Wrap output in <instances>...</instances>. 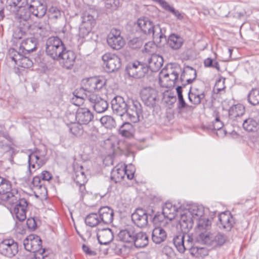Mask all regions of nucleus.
Segmentation results:
<instances>
[{"instance_id":"45","label":"nucleus","mask_w":259,"mask_h":259,"mask_svg":"<svg viewBox=\"0 0 259 259\" xmlns=\"http://www.w3.org/2000/svg\"><path fill=\"white\" fill-rule=\"evenodd\" d=\"M211 221L204 216L198 218V227L200 231L209 230L211 227Z\"/></svg>"},{"instance_id":"64","label":"nucleus","mask_w":259,"mask_h":259,"mask_svg":"<svg viewBox=\"0 0 259 259\" xmlns=\"http://www.w3.org/2000/svg\"><path fill=\"white\" fill-rule=\"evenodd\" d=\"M27 225L29 228L34 229L36 227V223L33 219H28L27 220Z\"/></svg>"},{"instance_id":"47","label":"nucleus","mask_w":259,"mask_h":259,"mask_svg":"<svg viewBox=\"0 0 259 259\" xmlns=\"http://www.w3.org/2000/svg\"><path fill=\"white\" fill-rule=\"evenodd\" d=\"M70 131L73 136L76 137H80L83 133V127L81 124L74 123L71 125Z\"/></svg>"},{"instance_id":"40","label":"nucleus","mask_w":259,"mask_h":259,"mask_svg":"<svg viewBox=\"0 0 259 259\" xmlns=\"http://www.w3.org/2000/svg\"><path fill=\"white\" fill-rule=\"evenodd\" d=\"M191 254L197 258H203L208 255V251L204 247H192L190 249Z\"/></svg>"},{"instance_id":"11","label":"nucleus","mask_w":259,"mask_h":259,"mask_svg":"<svg viewBox=\"0 0 259 259\" xmlns=\"http://www.w3.org/2000/svg\"><path fill=\"white\" fill-rule=\"evenodd\" d=\"M142 113V107L140 103L132 101L128 102L126 112L123 116L133 122L139 120L140 116Z\"/></svg>"},{"instance_id":"60","label":"nucleus","mask_w":259,"mask_h":259,"mask_svg":"<svg viewBox=\"0 0 259 259\" xmlns=\"http://www.w3.org/2000/svg\"><path fill=\"white\" fill-rule=\"evenodd\" d=\"M158 4L165 10L170 11L172 8L164 0H158Z\"/></svg>"},{"instance_id":"6","label":"nucleus","mask_w":259,"mask_h":259,"mask_svg":"<svg viewBox=\"0 0 259 259\" xmlns=\"http://www.w3.org/2000/svg\"><path fill=\"white\" fill-rule=\"evenodd\" d=\"M106 82L107 79L103 76L85 78L82 80V90L88 92L100 91Z\"/></svg>"},{"instance_id":"31","label":"nucleus","mask_w":259,"mask_h":259,"mask_svg":"<svg viewBox=\"0 0 259 259\" xmlns=\"http://www.w3.org/2000/svg\"><path fill=\"white\" fill-rule=\"evenodd\" d=\"M245 107L241 104L234 105L230 107L229 110V115L231 118H236L242 116L245 113Z\"/></svg>"},{"instance_id":"5","label":"nucleus","mask_w":259,"mask_h":259,"mask_svg":"<svg viewBox=\"0 0 259 259\" xmlns=\"http://www.w3.org/2000/svg\"><path fill=\"white\" fill-rule=\"evenodd\" d=\"M106 42L110 48L115 50L121 49L125 44V41L121 35L120 30L115 28L111 29L108 33Z\"/></svg>"},{"instance_id":"4","label":"nucleus","mask_w":259,"mask_h":259,"mask_svg":"<svg viewBox=\"0 0 259 259\" xmlns=\"http://www.w3.org/2000/svg\"><path fill=\"white\" fill-rule=\"evenodd\" d=\"M5 205L19 221H23L26 219L28 204L25 199H21L18 200V197L16 196L15 202L11 204H5Z\"/></svg>"},{"instance_id":"32","label":"nucleus","mask_w":259,"mask_h":259,"mask_svg":"<svg viewBox=\"0 0 259 259\" xmlns=\"http://www.w3.org/2000/svg\"><path fill=\"white\" fill-rule=\"evenodd\" d=\"M166 238L165 231L161 228H155L152 232V239L155 243H160Z\"/></svg>"},{"instance_id":"21","label":"nucleus","mask_w":259,"mask_h":259,"mask_svg":"<svg viewBox=\"0 0 259 259\" xmlns=\"http://www.w3.org/2000/svg\"><path fill=\"white\" fill-rule=\"evenodd\" d=\"M118 133L123 137L133 139L135 136L136 128L128 122H125L119 127Z\"/></svg>"},{"instance_id":"53","label":"nucleus","mask_w":259,"mask_h":259,"mask_svg":"<svg viewBox=\"0 0 259 259\" xmlns=\"http://www.w3.org/2000/svg\"><path fill=\"white\" fill-rule=\"evenodd\" d=\"M100 121L106 128H111L114 126V121L113 119L109 116H103L100 119Z\"/></svg>"},{"instance_id":"20","label":"nucleus","mask_w":259,"mask_h":259,"mask_svg":"<svg viewBox=\"0 0 259 259\" xmlns=\"http://www.w3.org/2000/svg\"><path fill=\"white\" fill-rule=\"evenodd\" d=\"M132 221L139 227H144L148 223V215L142 209H137L132 215Z\"/></svg>"},{"instance_id":"7","label":"nucleus","mask_w":259,"mask_h":259,"mask_svg":"<svg viewBox=\"0 0 259 259\" xmlns=\"http://www.w3.org/2000/svg\"><path fill=\"white\" fill-rule=\"evenodd\" d=\"M103 64L107 71L109 72L118 70L121 66L120 57L115 53L107 52L102 57Z\"/></svg>"},{"instance_id":"1","label":"nucleus","mask_w":259,"mask_h":259,"mask_svg":"<svg viewBox=\"0 0 259 259\" xmlns=\"http://www.w3.org/2000/svg\"><path fill=\"white\" fill-rule=\"evenodd\" d=\"M181 71L180 66L168 64L164 67L159 74V82L163 88H168L173 86L178 79Z\"/></svg>"},{"instance_id":"49","label":"nucleus","mask_w":259,"mask_h":259,"mask_svg":"<svg viewBox=\"0 0 259 259\" xmlns=\"http://www.w3.org/2000/svg\"><path fill=\"white\" fill-rule=\"evenodd\" d=\"M225 78L220 76L217 80L214 87V91L217 93L224 91L226 86L225 85Z\"/></svg>"},{"instance_id":"61","label":"nucleus","mask_w":259,"mask_h":259,"mask_svg":"<svg viewBox=\"0 0 259 259\" xmlns=\"http://www.w3.org/2000/svg\"><path fill=\"white\" fill-rule=\"evenodd\" d=\"M169 12L172 13L178 19L180 20H182L184 18V15L179 11L175 10L173 7L170 9Z\"/></svg>"},{"instance_id":"34","label":"nucleus","mask_w":259,"mask_h":259,"mask_svg":"<svg viewBox=\"0 0 259 259\" xmlns=\"http://www.w3.org/2000/svg\"><path fill=\"white\" fill-rule=\"evenodd\" d=\"M183 41L182 37L175 34H170L168 39L169 46L174 50L180 49L182 47Z\"/></svg>"},{"instance_id":"23","label":"nucleus","mask_w":259,"mask_h":259,"mask_svg":"<svg viewBox=\"0 0 259 259\" xmlns=\"http://www.w3.org/2000/svg\"><path fill=\"white\" fill-rule=\"evenodd\" d=\"M28 161L29 166L35 169L39 168L45 163L44 157L38 151H34L29 155Z\"/></svg>"},{"instance_id":"44","label":"nucleus","mask_w":259,"mask_h":259,"mask_svg":"<svg viewBox=\"0 0 259 259\" xmlns=\"http://www.w3.org/2000/svg\"><path fill=\"white\" fill-rule=\"evenodd\" d=\"M188 213L191 215L193 218H200L203 214V209L196 205H191L188 209Z\"/></svg>"},{"instance_id":"35","label":"nucleus","mask_w":259,"mask_h":259,"mask_svg":"<svg viewBox=\"0 0 259 259\" xmlns=\"http://www.w3.org/2000/svg\"><path fill=\"white\" fill-rule=\"evenodd\" d=\"M162 212L166 218L171 220L177 214L176 208L171 203L166 202L163 207Z\"/></svg>"},{"instance_id":"13","label":"nucleus","mask_w":259,"mask_h":259,"mask_svg":"<svg viewBox=\"0 0 259 259\" xmlns=\"http://www.w3.org/2000/svg\"><path fill=\"white\" fill-rule=\"evenodd\" d=\"M140 95L143 102L147 106L153 105L158 97L157 91L151 87L143 88Z\"/></svg>"},{"instance_id":"19","label":"nucleus","mask_w":259,"mask_h":259,"mask_svg":"<svg viewBox=\"0 0 259 259\" xmlns=\"http://www.w3.org/2000/svg\"><path fill=\"white\" fill-rule=\"evenodd\" d=\"M93 117V113L86 108H78L76 113V120L80 124H88Z\"/></svg>"},{"instance_id":"9","label":"nucleus","mask_w":259,"mask_h":259,"mask_svg":"<svg viewBox=\"0 0 259 259\" xmlns=\"http://www.w3.org/2000/svg\"><path fill=\"white\" fill-rule=\"evenodd\" d=\"M19 251L17 242L11 238H7L0 242V254L8 258L15 256Z\"/></svg>"},{"instance_id":"24","label":"nucleus","mask_w":259,"mask_h":259,"mask_svg":"<svg viewBox=\"0 0 259 259\" xmlns=\"http://www.w3.org/2000/svg\"><path fill=\"white\" fill-rule=\"evenodd\" d=\"M31 189L37 197H44L47 193V190L42 186L40 178L39 176L34 177L31 182Z\"/></svg>"},{"instance_id":"22","label":"nucleus","mask_w":259,"mask_h":259,"mask_svg":"<svg viewBox=\"0 0 259 259\" xmlns=\"http://www.w3.org/2000/svg\"><path fill=\"white\" fill-rule=\"evenodd\" d=\"M97 237L100 244H107L113 239V234L109 228L98 229Z\"/></svg>"},{"instance_id":"56","label":"nucleus","mask_w":259,"mask_h":259,"mask_svg":"<svg viewBox=\"0 0 259 259\" xmlns=\"http://www.w3.org/2000/svg\"><path fill=\"white\" fill-rule=\"evenodd\" d=\"M119 4V0H107L105 4V7L107 9L114 10L117 9Z\"/></svg>"},{"instance_id":"3","label":"nucleus","mask_w":259,"mask_h":259,"mask_svg":"<svg viewBox=\"0 0 259 259\" xmlns=\"http://www.w3.org/2000/svg\"><path fill=\"white\" fill-rule=\"evenodd\" d=\"M65 49V45L58 37H51L47 41L46 53L54 60H58Z\"/></svg>"},{"instance_id":"33","label":"nucleus","mask_w":259,"mask_h":259,"mask_svg":"<svg viewBox=\"0 0 259 259\" xmlns=\"http://www.w3.org/2000/svg\"><path fill=\"white\" fill-rule=\"evenodd\" d=\"M219 220L224 228H230L233 223V217L230 212L226 211L219 215Z\"/></svg>"},{"instance_id":"55","label":"nucleus","mask_w":259,"mask_h":259,"mask_svg":"<svg viewBox=\"0 0 259 259\" xmlns=\"http://www.w3.org/2000/svg\"><path fill=\"white\" fill-rule=\"evenodd\" d=\"M35 259H46L47 254L46 250L42 247L36 251H33Z\"/></svg>"},{"instance_id":"18","label":"nucleus","mask_w":259,"mask_h":259,"mask_svg":"<svg viewBox=\"0 0 259 259\" xmlns=\"http://www.w3.org/2000/svg\"><path fill=\"white\" fill-rule=\"evenodd\" d=\"M204 97V89L201 85L193 87L189 94L190 101L195 105L199 104Z\"/></svg>"},{"instance_id":"57","label":"nucleus","mask_w":259,"mask_h":259,"mask_svg":"<svg viewBox=\"0 0 259 259\" xmlns=\"http://www.w3.org/2000/svg\"><path fill=\"white\" fill-rule=\"evenodd\" d=\"M225 241L224 236L221 234H218L212 240L211 243H213L214 245H222Z\"/></svg>"},{"instance_id":"58","label":"nucleus","mask_w":259,"mask_h":259,"mask_svg":"<svg viewBox=\"0 0 259 259\" xmlns=\"http://www.w3.org/2000/svg\"><path fill=\"white\" fill-rule=\"evenodd\" d=\"M72 103L77 106H80L83 105L84 99L82 97L75 95L72 99Z\"/></svg>"},{"instance_id":"26","label":"nucleus","mask_w":259,"mask_h":259,"mask_svg":"<svg viewBox=\"0 0 259 259\" xmlns=\"http://www.w3.org/2000/svg\"><path fill=\"white\" fill-rule=\"evenodd\" d=\"M99 218L101 222L106 224L111 223L113 220L114 212L113 209L108 206L101 207L99 211Z\"/></svg>"},{"instance_id":"29","label":"nucleus","mask_w":259,"mask_h":259,"mask_svg":"<svg viewBox=\"0 0 259 259\" xmlns=\"http://www.w3.org/2000/svg\"><path fill=\"white\" fill-rule=\"evenodd\" d=\"M162 64L163 59L158 55H152L149 60V68L153 72L158 71Z\"/></svg>"},{"instance_id":"36","label":"nucleus","mask_w":259,"mask_h":259,"mask_svg":"<svg viewBox=\"0 0 259 259\" xmlns=\"http://www.w3.org/2000/svg\"><path fill=\"white\" fill-rule=\"evenodd\" d=\"M30 12L29 10L23 7H19L16 13V18L20 22H26L30 18Z\"/></svg>"},{"instance_id":"41","label":"nucleus","mask_w":259,"mask_h":259,"mask_svg":"<svg viewBox=\"0 0 259 259\" xmlns=\"http://www.w3.org/2000/svg\"><path fill=\"white\" fill-rule=\"evenodd\" d=\"M184 236L182 234L176 236L173 239V243L178 251L181 253H183L185 250V247L184 244Z\"/></svg>"},{"instance_id":"25","label":"nucleus","mask_w":259,"mask_h":259,"mask_svg":"<svg viewBox=\"0 0 259 259\" xmlns=\"http://www.w3.org/2000/svg\"><path fill=\"white\" fill-rule=\"evenodd\" d=\"M37 41L34 38H28L23 40L20 46L19 51L24 54L30 53L36 50Z\"/></svg>"},{"instance_id":"27","label":"nucleus","mask_w":259,"mask_h":259,"mask_svg":"<svg viewBox=\"0 0 259 259\" xmlns=\"http://www.w3.org/2000/svg\"><path fill=\"white\" fill-rule=\"evenodd\" d=\"M134 237L133 232L127 230H123L120 231L118 234V237L121 241L125 243V247H132L134 242Z\"/></svg>"},{"instance_id":"12","label":"nucleus","mask_w":259,"mask_h":259,"mask_svg":"<svg viewBox=\"0 0 259 259\" xmlns=\"http://www.w3.org/2000/svg\"><path fill=\"white\" fill-rule=\"evenodd\" d=\"M76 59L75 53L71 50H67L66 48L57 60L61 64L62 67L66 69H71L74 67Z\"/></svg>"},{"instance_id":"59","label":"nucleus","mask_w":259,"mask_h":259,"mask_svg":"<svg viewBox=\"0 0 259 259\" xmlns=\"http://www.w3.org/2000/svg\"><path fill=\"white\" fill-rule=\"evenodd\" d=\"M41 179L44 181H49L53 178L52 174L47 170H44L41 174Z\"/></svg>"},{"instance_id":"38","label":"nucleus","mask_w":259,"mask_h":259,"mask_svg":"<svg viewBox=\"0 0 259 259\" xmlns=\"http://www.w3.org/2000/svg\"><path fill=\"white\" fill-rule=\"evenodd\" d=\"M248 102L253 106L259 105V88L252 89L247 96Z\"/></svg>"},{"instance_id":"2","label":"nucleus","mask_w":259,"mask_h":259,"mask_svg":"<svg viewBox=\"0 0 259 259\" xmlns=\"http://www.w3.org/2000/svg\"><path fill=\"white\" fill-rule=\"evenodd\" d=\"M136 168L132 164L126 165L124 163L120 162L116 165L111 172V180L114 182L120 183L126 176L128 180H132L135 176Z\"/></svg>"},{"instance_id":"46","label":"nucleus","mask_w":259,"mask_h":259,"mask_svg":"<svg viewBox=\"0 0 259 259\" xmlns=\"http://www.w3.org/2000/svg\"><path fill=\"white\" fill-rule=\"evenodd\" d=\"M49 18L51 20L56 21L61 17L60 10L56 6H52L48 11Z\"/></svg>"},{"instance_id":"8","label":"nucleus","mask_w":259,"mask_h":259,"mask_svg":"<svg viewBox=\"0 0 259 259\" xmlns=\"http://www.w3.org/2000/svg\"><path fill=\"white\" fill-rule=\"evenodd\" d=\"M11 191L10 182L0 177V199L5 204H11L15 201L16 196Z\"/></svg>"},{"instance_id":"50","label":"nucleus","mask_w":259,"mask_h":259,"mask_svg":"<svg viewBox=\"0 0 259 259\" xmlns=\"http://www.w3.org/2000/svg\"><path fill=\"white\" fill-rule=\"evenodd\" d=\"M202 232L199 235V238L200 240L204 243H211L212 236L208 231V230H205L204 232Z\"/></svg>"},{"instance_id":"62","label":"nucleus","mask_w":259,"mask_h":259,"mask_svg":"<svg viewBox=\"0 0 259 259\" xmlns=\"http://www.w3.org/2000/svg\"><path fill=\"white\" fill-rule=\"evenodd\" d=\"M23 32L19 29L16 30L13 34V37L15 39H19L22 38Z\"/></svg>"},{"instance_id":"63","label":"nucleus","mask_w":259,"mask_h":259,"mask_svg":"<svg viewBox=\"0 0 259 259\" xmlns=\"http://www.w3.org/2000/svg\"><path fill=\"white\" fill-rule=\"evenodd\" d=\"M82 249L87 254L94 255L96 254L94 251L91 250L89 247L85 245H83Z\"/></svg>"},{"instance_id":"15","label":"nucleus","mask_w":259,"mask_h":259,"mask_svg":"<svg viewBox=\"0 0 259 259\" xmlns=\"http://www.w3.org/2000/svg\"><path fill=\"white\" fill-rule=\"evenodd\" d=\"M24 246L25 249L30 252L36 251L42 247V240L39 236L30 234L24 239Z\"/></svg>"},{"instance_id":"51","label":"nucleus","mask_w":259,"mask_h":259,"mask_svg":"<svg viewBox=\"0 0 259 259\" xmlns=\"http://www.w3.org/2000/svg\"><path fill=\"white\" fill-rule=\"evenodd\" d=\"M213 116L214 117V120L212 122L211 128L214 130H219L223 127V122L220 120V116L218 112L215 111L214 112Z\"/></svg>"},{"instance_id":"10","label":"nucleus","mask_w":259,"mask_h":259,"mask_svg":"<svg viewBox=\"0 0 259 259\" xmlns=\"http://www.w3.org/2000/svg\"><path fill=\"white\" fill-rule=\"evenodd\" d=\"M135 25L140 32L145 34L150 35L154 33V23L148 17H140L137 20Z\"/></svg>"},{"instance_id":"37","label":"nucleus","mask_w":259,"mask_h":259,"mask_svg":"<svg viewBox=\"0 0 259 259\" xmlns=\"http://www.w3.org/2000/svg\"><path fill=\"white\" fill-rule=\"evenodd\" d=\"M243 127L246 131L255 132L258 129V123L256 120L248 118L244 121Z\"/></svg>"},{"instance_id":"42","label":"nucleus","mask_w":259,"mask_h":259,"mask_svg":"<svg viewBox=\"0 0 259 259\" xmlns=\"http://www.w3.org/2000/svg\"><path fill=\"white\" fill-rule=\"evenodd\" d=\"M96 24V21L94 16L90 14H87L84 16L83 24L88 31H91Z\"/></svg>"},{"instance_id":"39","label":"nucleus","mask_w":259,"mask_h":259,"mask_svg":"<svg viewBox=\"0 0 259 259\" xmlns=\"http://www.w3.org/2000/svg\"><path fill=\"white\" fill-rule=\"evenodd\" d=\"M101 220L97 213H92L87 216L85 219V223L87 225L94 227L99 225L101 223Z\"/></svg>"},{"instance_id":"52","label":"nucleus","mask_w":259,"mask_h":259,"mask_svg":"<svg viewBox=\"0 0 259 259\" xmlns=\"http://www.w3.org/2000/svg\"><path fill=\"white\" fill-rule=\"evenodd\" d=\"M88 94L86 95L89 100L93 104H95L96 102L102 99L100 91L98 92H88Z\"/></svg>"},{"instance_id":"54","label":"nucleus","mask_w":259,"mask_h":259,"mask_svg":"<svg viewBox=\"0 0 259 259\" xmlns=\"http://www.w3.org/2000/svg\"><path fill=\"white\" fill-rule=\"evenodd\" d=\"M176 91H177L178 97L179 106L181 108H184L186 106V103L184 101V100L183 99V97L182 95V92H183L182 87L181 86H178L176 88Z\"/></svg>"},{"instance_id":"16","label":"nucleus","mask_w":259,"mask_h":259,"mask_svg":"<svg viewBox=\"0 0 259 259\" xmlns=\"http://www.w3.org/2000/svg\"><path fill=\"white\" fill-rule=\"evenodd\" d=\"M30 11L35 16L41 17L47 11V5L44 0H28Z\"/></svg>"},{"instance_id":"43","label":"nucleus","mask_w":259,"mask_h":259,"mask_svg":"<svg viewBox=\"0 0 259 259\" xmlns=\"http://www.w3.org/2000/svg\"><path fill=\"white\" fill-rule=\"evenodd\" d=\"M80 170L77 171L76 172L75 181L78 186H80V188H83V190H84L85 184L87 183L88 180L84 173L81 171L82 166H80Z\"/></svg>"},{"instance_id":"28","label":"nucleus","mask_w":259,"mask_h":259,"mask_svg":"<svg viewBox=\"0 0 259 259\" xmlns=\"http://www.w3.org/2000/svg\"><path fill=\"white\" fill-rule=\"evenodd\" d=\"M143 68V64L139 61L130 63L126 68V71L129 76L133 77H139V73Z\"/></svg>"},{"instance_id":"30","label":"nucleus","mask_w":259,"mask_h":259,"mask_svg":"<svg viewBox=\"0 0 259 259\" xmlns=\"http://www.w3.org/2000/svg\"><path fill=\"white\" fill-rule=\"evenodd\" d=\"M149 242V238L147 235L144 232H139L134 237L133 244L136 247L141 248L145 247Z\"/></svg>"},{"instance_id":"14","label":"nucleus","mask_w":259,"mask_h":259,"mask_svg":"<svg viewBox=\"0 0 259 259\" xmlns=\"http://www.w3.org/2000/svg\"><path fill=\"white\" fill-rule=\"evenodd\" d=\"M9 53L11 58L18 67L28 68L32 66V61L29 58L22 56L15 50L10 49Z\"/></svg>"},{"instance_id":"17","label":"nucleus","mask_w":259,"mask_h":259,"mask_svg":"<svg viewBox=\"0 0 259 259\" xmlns=\"http://www.w3.org/2000/svg\"><path fill=\"white\" fill-rule=\"evenodd\" d=\"M111 107L115 113L119 116H123L126 112L127 104L122 97L116 96L111 101Z\"/></svg>"},{"instance_id":"48","label":"nucleus","mask_w":259,"mask_h":259,"mask_svg":"<svg viewBox=\"0 0 259 259\" xmlns=\"http://www.w3.org/2000/svg\"><path fill=\"white\" fill-rule=\"evenodd\" d=\"M94 108L98 113L104 112L108 108L107 102L102 98L94 104Z\"/></svg>"}]
</instances>
